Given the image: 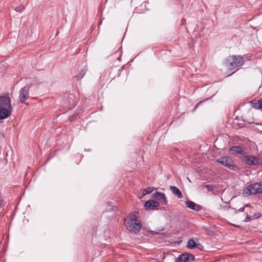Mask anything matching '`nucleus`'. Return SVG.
<instances>
[{
  "instance_id": "f257e3e1",
  "label": "nucleus",
  "mask_w": 262,
  "mask_h": 262,
  "mask_svg": "<svg viewBox=\"0 0 262 262\" xmlns=\"http://www.w3.org/2000/svg\"><path fill=\"white\" fill-rule=\"evenodd\" d=\"M228 61V67L231 69L242 66L244 64L243 58L241 56H233Z\"/></svg>"
},
{
  "instance_id": "f03ea898",
  "label": "nucleus",
  "mask_w": 262,
  "mask_h": 262,
  "mask_svg": "<svg viewBox=\"0 0 262 262\" xmlns=\"http://www.w3.org/2000/svg\"><path fill=\"white\" fill-rule=\"evenodd\" d=\"M217 162L231 170H235L237 169V167L234 164L233 161L229 157H221L218 159Z\"/></svg>"
},
{
  "instance_id": "7ed1b4c3",
  "label": "nucleus",
  "mask_w": 262,
  "mask_h": 262,
  "mask_svg": "<svg viewBox=\"0 0 262 262\" xmlns=\"http://www.w3.org/2000/svg\"><path fill=\"white\" fill-rule=\"evenodd\" d=\"M30 86L26 85L22 88L19 91V98L20 102L24 103L26 105H29L28 103L26 102V101L29 97V88Z\"/></svg>"
},
{
  "instance_id": "20e7f679",
  "label": "nucleus",
  "mask_w": 262,
  "mask_h": 262,
  "mask_svg": "<svg viewBox=\"0 0 262 262\" xmlns=\"http://www.w3.org/2000/svg\"><path fill=\"white\" fill-rule=\"evenodd\" d=\"M126 228L129 231H132L135 233H138L141 230L142 225L138 222H124Z\"/></svg>"
},
{
  "instance_id": "39448f33",
  "label": "nucleus",
  "mask_w": 262,
  "mask_h": 262,
  "mask_svg": "<svg viewBox=\"0 0 262 262\" xmlns=\"http://www.w3.org/2000/svg\"><path fill=\"white\" fill-rule=\"evenodd\" d=\"M0 107L12 108L11 99L8 93H6L0 96Z\"/></svg>"
},
{
  "instance_id": "423d86ee",
  "label": "nucleus",
  "mask_w": 262,
  "mask_h": 262,
  "mask_svg": "<svg viewBox=\"0 0 262 262\" xmlns=\"http://www.w3.org/2000/svg\"><path fill=\"white\" fill-rule=\"evenodd\" d=\"M194 256L192 254L183 253L179 255L176 262H186L190 260H193Z\"/></svg>"
},
{
  "instance_id": "0eeeda50",
  "label": "nucleus",
  "mask_w": 262,
  "mask_h": 262,
  "mask_svg": "<svg viewBox=\"0 0 262 262\" xmlns=\"http://www.w3.org/2000/svg\"><path fill=\"white\" fill-rule=\"evenodd\" d=\"M152 198L157 199L163 205L167 204V200L165 194L164 193L156 192L152 194Z\"/></svg>"
},
{
  "instance_id": "6e6552de",
  "label": "nucleus",
  "mask_w": 262,
  "mask_h": 262,
  "mask_svg": "<svg viewBox=\"0 0 262 262\" xmlns=\"http://www.w3.org/2000/svg\"><path fill=\"white\" fill-rule=\"evenodd\" d=\"M243 161L249 165H257L259 164V159L255 156H244Z\"/></svg>"
},
{
  "instance_id": "1a4fd4ad",
  "label": "nucleus",
  "mask_w": 262,
  "mask_h": 262,
  "mask_svg": "<svg viewBox=\"0 0 262 262\" xmlns=\"http://www.w3.org/2000/svg\"><path fill=\"white\" fill-rule=\"evenodd\" d=\"M12 108L0 107V119H4L8 117L11 113Z\"/></svg>"
},
{
  "instance_id": "9d476101",
  "label": "nucleus",
  "mask_w": 262,
  "mask_h": 262,
  "mask_svg": "<svg viewBox=\"0 0 262 262\" xmlns=\"http://www.w3.org/2000/svg\"><path fill=\"white\" fill-rule=\"evenodd\" d=\"M159 206V203L157 201L149 200L144 204V207L146 209H151L152 207H156Z\"/></svg>"
},
{
  "instance_id": "9b49d317",
  "label": "nucleus",
  "mask_w": 262,
  "mask_h": 262,
  "mask_svg": "<svg viewBox=\"0 0 262 262\" xmlns=\"http://www.w3.org/2000/svg\"><path fill=\"white\" fill-rule=\"evenodd\" d=\"M187 207L190 208L192 210L195 211H199L201 209L202 207L200 205L195 204L191 201H187L186 202Z\"/></svg>"
},
{
  "instance_id": "f8f14e48",
  "label": "nucleus",
  "mask_w": 262,
  "mask_h": 262,
  "mask_svg": "<svg viewBox=\"0 0 262 262\" xmlns=\"http://www.w3.org/2000/svg\"><path fill=\"white\" fill-rule=\"evenodd\" d=\"M243 152V149L240 146H232L229 149V152L231 154H242Z\"/></svg>"
},
{
  "instance_id": "ddd939ff",
  "label": "nucleus",
  "mask_w": 262,
  "mask_h": 262,
  "mask_svg": "<svg viewBox=\"0 0 262 262\" xmlns=\"http://www.w3.org/2000/svg\"><path fill=\"white\" fill-rule=\"evenodd\" d=\"M251 106L255 109H261L262 111V98L258 100H253L250 101Z\"/></svg>"
},
{
  "instance_id": "4468645a",
  "label": "nucleus",
  "mask_w": 262,
  "mask_h": 262,
  "mask_svg": "<svg viewBox=\"0 0 262 262\" xmlns=\"http://www.w3.org/2000/svg\"><path fill=\"white\" fill-rule=\"evenodd\" d=\"M200 246H202L200 244H197L193 238L189 239L187 244V247L190 249H194L195 247L200 248Z\"/></svg>"
},
{
  "instance_id": "2eb2a0df",
  "label": "nucleus",
  "mask_w": 262,
  "mask_h": 262,
  "mask_svg": "<svg viewBox=\"0 0 262 262\" xmlns=\"http://www.w3.org/2000/svg\"><path fill=\"white\" fill-rule=\"evenodd\" d=\"M251 185L253 186L254 194L262 193V184L256 183Z\"/></svg>"
},
{
  "instance_id": "dca6fc26",
  "label": "nucleus",
  "mask_w": 262,
  "mask_h": 262,
  "mask_svg": "<svg viewBox=\"0 0 262 262\" xmlns=\"http://www.w3.org/2000/svg\"><path fill=\"white\" fill-rule=\"evenodd\" d=\"M170 190L172 193L177 195L179 199H181L183 197V194L180 190L176 186H170Z\"/></svg>"
},
{
  "instance_id": "f3484780",
  "label": "nucleus",
  "mask_w": 262,
  "mask_h": 262,
  "mask_svg": "<svg viewBox=\"0 0 262 262\" xmlns=\"http://www.w3.org/2000/svg\"><path fill=\"white\" fill-rule=\"evenodd\" d=\"M243 194L247 196L254 194L253 186L251 185L247 186L243 191Z\"/></svg>"
},
{
  "instance_id": "a211bd4d",
  "label": "nucleus",
  "mask_w": 262,
  "mask_h": 262,
  "mask_svg": "<svg viewBox=\"0 0 262 262\" xmlns=\"http://www.w3.org/2000/svg\"><path fill=\"white\" fill-rule=\"evenodd\" d=\"M138 222V216L136 214H130L126 219H124V222Z\"/></svg>"
},
{
  "instance_id": "6ab92c4d",
  "label": "nucleus",
  "mask_w": 262,
  "mask_h": 262,
  "mask_svg": "<svg viewBox=\"0 0 262 262\" xmlns=\"http://www.w3.org/2000/svg\"><path fill=\"white\" fill-rule=\"evenodd\" d=\"M155 189L154 187H148L146 189H144L143 190V195L150 193Z\"/></svg>"
},
{
  "instance_id": "aec40b11",
  "label": "nucleus",
  "mask_w": 262,
  "mask_h": 262,
  "mask_svg": "<svg viewBox=\"0 0 262 262\" xmlns=\"http://www.w3.org/2000/svg\"><path fill=\"white\" fill-rule=\"evenodd\" d=\"M86 71V69L85 68L82 69L81 71L78 73V74L76 76V77H77L78 79H81L85 75Z\"/></svg>"
},
{
  "instance_id": "412c9836",
  "label": "nucleus",
  "mask_w": 262,
  "mask_h": 262,
  "mask_svg": "<svg viewBox=\"0 0 262 262\" xmlns=\"http://www.w3.org/2000/svg\"><path fill=\"white\" fill-rule=\"evenodd\" d=\"M25 9V7L23 6H20L18 7L15 8V10L17 12H21Z\"/></svg>"
},
{
  "instance_id": "4be33fe9",
  "label": "nucleus",
  "mask_w": 262,
  "mask_h": 262,
  "mask_svg": "<svg viewBox=\"0 0 262 262\" xmlns=\"http://www.w3.org/2000/svg\"><path fill=\"white\" fill-rule=\"evenodd\" d=\"M245 210V207H242L240 209L236 210L235 212V213H237L238 212H244Z\"/></svg>"
},
{
  "instance_id": "5701e85b",
  "label": "nucleus",
  "mask_w": 262,
  "mask_h": 262,
  "mask_svg": "<svg viewBox=\"0 0 262 262\" xmlns=\"http://www.w3.org/2000/svg\"><path fill=\"white\" fill-rule=\"evenodd\" d=\"M250 220V217L249 216V215H247V216L245 218L244 221L248 222Z\"/></svg>"
},
{
  "instance_id": "b1692460",
  "label": "nucleus",
  "mask_w": 262,
  "mask_h": 262,
  "mask_svg": "<svg viewBox=\"0 0 262 262\" xmlns=\"http://www.w3.org/2000/svg\"><path fill=\"white\" fill-rule=\"evenodd\" d=\"M206 188H207L208 190H209V188H210V185H206Z\"/></svg>"
},
{
  "instance_id": "393cba45",
  "label": "nucleus",
  "mask_w": 262,
  "mask_h": 262,
  "mask_svg": "<svg viewBox=\"0 0 262 262\" xmlns=\"http://www.w3.org/2000/svg\"><path fill=\"white\" fill-rule=\"evenodd\" d=\"M249 206H250V205L249 204H246L244 207H249Z\"/></svg>"
},
{
  "instance_id": "a878e982",
  "label": "nucleus",
  "mask_w": 262,
  "mask_h": 262,
  "mask_svg": "<svg viewBox=\"0 0 262 262\" xmlns=\"http://www.w3.org/2000/svg\"><path fill=\"white\" fill-rule=\"evenodd\" d=\"M201 102H202V101L199 102V103L196 105L195 107H196L199 105V104H200V103H201Z\"/></svg>"
},
{
  "instance_id": "bb28decb",
  "label": "nucleus",
  "mask_w": 262,
  "mask_h": 262,
  "mask_svg": "<svg viewBox=\"0 0 262 262\" xmlns=\"http://www.w3.org/2000/svg\"><path fill=\"white\" fill-rule=\"evenodd\" d=\"M155 234H159L158 232H154Z\"/></svg>"
}]
</instances>
